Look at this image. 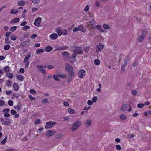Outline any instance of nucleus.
<instances>
[{
    "mask_svg": "<svg viewBox=\"0 0 151 151\" xmlns=\"http://www.w3.org/2000/svg\"><path fill=\"white\" fill-rule=\"evenodd\" d=\"M120 118L123 120H125L126 118V116L125 115L123 114H121L120 116Z\"/></svg>",
    "mask_w": 151,
    "mask_h": 151,
    "instance_id": "09e8293b",
    "label": "nucleus"
},
{
    "mask_svg": "<svg viewBox=\"0 0 151 151\" xmlns=\"http://www.w3.org/2000/svg\"><path fill=\"white\" fill-rule=\"evenodd\" d=\"M56 133V132L52 130H49L47 131L45 134L46 137L52 136L54 135Z\"/></svg>",
    "mask_w": 151,
    "mask_h": 151,
    "instance_id": "6e6552de",
    "label": "nucleus"
},
{
    "mask_svg": "<svg viewBox=\"0 0 151 151\" xmlns=\"http://www.w3.org/2000/svg\"><path fill=\"white\" fill-rule=\"evenodd\" d=\"M56 122L53 121H49L46 122V126H45V128L47 129H48L51 128L53 126L55 125Z\"/></svg>",
    "mask_w": 151,
    "mask_h": 151,
    "instance_id": "39448f33",
    "label": "nucleus"
},
{
    "mask_svg": "<svg viewBox=\"0 0 151 151\" xmlns=\"http://www.w3.org/2000/svg\"><path fill=\"white\" fill-rule=\"evenodd\" d=\"M39 71L42 72V73H44V74H46L47 73L46 71L45 70L43 69H42L39 70Z\"/></svg>",
    "mask_w": 151,
    "mask_h": 151,
    "instance_id": "bf43d9fd",
    "label": "nucleus"
},
{
    "mask_svg": "<svg viewBox=\"0 0 151 151\" xmlns=\"http://www.w3.org/2000/svg\"><path fill=\"white\" fill-rule=\"evenodd\" d=\"M6 94L8 95H9L11 93H12L11 90L7 91L6 90Z\"/></svg>",
    "mask_w": 151,
    "mask_h": 151,
    "instance_id": "69168bd1",
    "label": "nucleus"
},
{
    "mask_svg": "<svg viewBox=\"0 0 151 151\" xmlns=\"http://www.w3.org/2000/svg\"><path fill=\"white\" fill-rule=\"evenodd\" d=\"M94 64L96 65H98L100 64V61L99 59H96L94 61Z\"/></svg>",
    "mask_w": 151,
    "mask_h": 151,
    "instance_id": "4c0bfd02",
    "label": "nucleus"
},
{
    "mask_svg": "<svg viewBox=\"0 0 151 151\" xmlns=\"http://www.w3.org/2000/svg\"><path fill=\"white\" fill-rule=\"evenodd\" d=\"M90 24L89 26H90V27L91 29H95V27L94 26L95 24V20L93 19L89 22Z\"/></svg>",
    "mask_w": 151,
    "mask_h": 151,
    "instance_id": "ddd939ff",
    "label": "nucleus"
},
{
    "mask_svg": "<svg viewBox=\"0 0 151 151\" xmlns=\"http://www.w3.org/2000/svg\"><path fill=\"white\" fill-rule=\"evenodd\" d=\"M104 46L102 44H100L99 45H98L96 48V50L97 52L99 51H101L104 48Z\"/></svg>",
    "mask_w": 151,
    "mask_h": 151,
    "instance_id": "9b49d317",
    "label": "nucleus"
},
{
    "mask_svg": "<svg viewBox=\"0 0 151 151\" xmlns=\"http://www.w3.org/2000/svg\"><path fill=\"white\" fill-rule=\"evenodd\" d=\"M10 48V46L9 45H5L4 47V49L6 50H8Z\"/></svg>",
    "mask_w": 151,
    "mask_h": 151,
    "instance_id": "a19ab883",
    "label": "nucleus"
},
{
    "mask_svg": "<svg viewBox=\"0 0 151 151\" xmlns=\"http://www.w3.org/2000/svg\"><path fill=\"white\" fill-rule=\"evenodd\" d=\"M129 58H127L124 59V63L122 64L121 65V74H122L124 73L125 70V68L127 66L128 63L129 61Z\"/></svg>",
    "mask_w": 151,
    "mask_h": 151,
    "instance_id": "7ed1b4c3",
    "label": "nucleus"
},
{
    "mask_svg": "<svg viewBox=\"0 0 151 151\" xmlns=\"http://www.w3.org/2000/svg\"><path fill=\"white\" fill-rule=\"evenodd\" d=\"M144 104L142 103H139L137 104V107L139 108H141L144 106Z\"/></svg>",
    "mask_w": 151,
    "mask_h": 151,
    "instance_id": "5fc2aeb1",
    "label": "nucleus"
},
{
    "mask_svg": "<svg viewBox=\"0 0 151 151\" xmlns=\"http://www.w3.org/2000/svg\"><path fill=\"white\" fill-rule=\"evenodd\" d=\"M5 151H16V150L14 149H13L11 148L6 149Z\"/></svg>",
    "mask_w": 151,
    "mask_h": 151,
    "instance_id": "774afa93",
    "label": "nucleus"
},
{
    "mask_svg": "<svg viewBox=\"0 0 151 151\" xmlns=\"http://www.w3.org/2000/svg\"><path fill=\"white\" fill-rule=\"evenodd\" d=\"M37 36V35L36 34H33L32 36L30 37V38L32 39H33L35 38Z\"/></svg>",
    "mask_w": 151,
    "mask_h": 151,
    "instance_id": "6e6d98bb",
    "label": "nucleus"
},
{
    "mask_svg": "<svg viewBox=\"0 0 151 151\" xmlns=\"http://www.w3.org/2000/svg\"><path fill=\"white\" fill-rule=\"evenodd\" d=\"M14 10H15V9H12L10 11V13L11 14H16L18 12V10H16V11H14Z\"/></svg>",
    "mask_w": 151,
    "mask_h": 151,
    "instance_id": "37998d69",
    "label": "nucleus"
},
{
    "mask_svg": "<svg viewBox=\"0 0 151 151\" xmlns=\"http://www.w3.org/2000/svg\"><path fill=\"white\" fill-rule=\"evenodd\" d=\"M12 84V81L11 80H9L7 81V86L8 87H9Z\"/></svg>",
    "mask_w": 151,
    "mask_h": 151,
    "instance_id": "79ce46f5",
    "label": "nucleus"
},
{
    "mask_svg": "<svg viewBox=\"0 0 151 151\" xmlns=\"http://www.w3.org/2000/svg\"><path fill=\"white\" fill-rule=\"evenodd\" d=\"M89 48L90 47L89 46H88L87 47H83V49L85 52L87 53L88 52L89 49Z\"/></svg>",
    "mask_w": 151,
    "mask_h": 151,
    "instance_id": "72a5a7b5",
    "label": "nucleus"
},
{
    "mask_svg": "<svg viewBox=\"0 0 151 151\" xmlns=\"http://www.w3.org/2000/svg\"><path fill=\"white\" fill-rule=\"evenodd\" d=\"M65 69L68 73V75L71 76H74L73 69L72 66L68 63L65 64Z\"/></svg>",
    "mask_w": 151,
    "mask_h": 151,
    "instance_id": "f257e3e1",
    "label": "nucleus"
},
{
    "mask_svg": "<svg viewBox=\"0 0 151 151\" xmlns=\"http://www.w3.org/2000/svg\"><path fill=\"white\" fill-rule=\"evenodd\" d=\"M21 107V105L20 104L18 103V104L14 107V108L17 109V110H20Z\"/></svg>",
    "mask_w": 151,
    "mask_h": 151,
    "instance_id": "393cba45",
    "label": "nucleus"
},
{
    "mask_svg": "<svg viewBox=\"0 0 151 151\" xmlns=\"http://www.w3.org/2000/svg\"><path fill=\"white\" fill-rule=\"evenodd\" d=\"M28 97L31 101H33L35 99V98L33 97L31 95H28Z\"/></svg>",
    "mask_w": 151,
    "mask_h": 151,
    "instance_id": "052dcab7",
    "label": "nucleus"
},
{
    "mask_svg": "<svg viewBox=\"0 0 151 151\" xmlns=\"http://www.w3.org/2000/svg\"><path fill=\"white\" fill-rule=\"evenodd\" d=\"M3 70L5 72L7 73L10 71V67L8 66H6L3 68Z\"/></svg>",
    "mask_w": 151,
    "mask_h": 151,
    "instance_id": "a878e982",
    "label": "nucleus"
},
{
    "mask_svg": "<svg viewBox=\"0 0 151 151\" xmlns=\"http://www.w3.org/2000/svg\"><path fill=\"white\" fill-rule=\"evenodd\" d=\"M142 34L138 37V40L139 42H142L144 40L145 37L148 31L145 29L142 30Z\"/></svg>",
    "mask_w": 151,
    "mask_h": 151,
    "instance_id": "f03ea898",
    "label": "nucleus"
},
{
    "mask_svg": "<svg viewBox=\"0 0 151 151\" xmlns=\"http://www.w3.org/2000/svg\"><path fill=\"white\" fill-rule=\"evenodd\" d=\"M16 113L17 112L14 109H12L11 111V113L13 115H15Z\"/></svg>",
    "mask_w": 151,
    "mask_h": 151,
    "instance_id": "13d9d810",
    "label": "nucleus"
},
{
    "mask_svg": "<svg viewBox=\"0 0 151 151\" xmlns=\"http://www.w3.org/2000/svg\"><path fill=\"white\" fill-rule=\"evenodd\" d=\"M78 30H80L83 33L86 32V30L85 29V27L83 25H79L78 27Z\"/></svg>",
    "mask_w": 151,
    "mask_h": 151,
    "instance_id": "2eb2a0df",
    "label": "nucleus"
},
{
    "mask_svg": "<svg viewBox=\"0 0 151 151\" xmlns=\"http://www.w3.org/2000/svg\"><path fill=\"white\" fill-rule=\"evenodd\" d=\"M74 47L75 48H77L74 49L73 50V52L74 53H76V54H83V50L80 49V48H81L80 47Z\"/></svg>",
    "mask_w": 151,
    "mask_h": 151,
    "instance_id": "1a4fd4ad",
    "label": "nucleus"
},
{
    "mask_svg": "<svg viewBox=\"0 0 151 151\" xmlns=\"http://www.w3.org/2000/svg\"><path fill=\"white\" fill-rule=\"evenodd\" d=\"M30 57L31 55L30 54H27L23 60V63L29 62L28 60L30 58Z\"/></svg>",
    "mask_w": 151,
    "mask_h": 151,
    "instance_id": "f3484780",
    "label": "nucleus"
},
{
    "mask_svg": "<svg viewBox=\"0 0 151 151\" xmlns=\"http://www.w3.org/2000/svg\"><path fill=\"white\" fill-rule=\"evenodd\" d=\"M132 93L133 95L135 96L137 94V92L135 90H133L132 91Z\"/></svg>",
    "mask_w": 151,
    "mask_h": 151,
    "instance_id": "338daca9",
    "label": "nucleus"
},
{
    "mask_svg": "<svg viewBox=\"0 0 151 151\" xmlns=\"http://www.w3.org/2000/svg\"><path fill=\"white\" fill-rule=\"evenodd\" d=\"M41 18L40 17L37 18L34 23V25L36 26H39L41 22Z\"/></svg>",
    "mask_w": 151,
    "mask_h": 151,
    "instance_id": "9d476101",
    "label": "nucleus"
},
{
    "mask_svg": "<svg viewBox=\"0 0 151 151\" xmlns=\"http://www.w3.org/2000/svg\"><path fill=\"white\" fill-rule=\"evenodd\" d=\"M58 77L62 78H66L67 77V76L66 74H61L58 73Z\"/></svg>",
    "mask_w": 151,
    "mask_h": 151,
    "instance_id": "cd10ccee",
    "label": "nucleus"
},
{
    "mask_svg": "<svg viewBox=\"0 0 151 151\" xmlns=\"http://www.w3.org/2000/svg\"><path fill=\"white\" fill-rule=\"evenodd\" d=\"M69 53L67 51H64L62 52V55L64 60L66 59L69 55Z\"/></svg>",
    "mask_w": 151,
    "mask_h": 151,
    "instance_id": "4468645a",
    "label": "nucleus"
},
{
    "mask_svg": "<svg viewBox=\"0 0 151 151\" xmlns=\"http://www.w3.org/2000/svg\"><path fill=\"white\" fill-rule=\"evenodd\" d=\"M96 27L98 29H99V31L100 32H104V31L103 30L101 29L102 28V26L101 25L98 24L96 26Z\"/></svg>",
    "mask_w": 151,
    "mask_h": 151,
    "instance_id": "473e14b6",
    "label": "nucleus"
},
{
    "mask_svg": "<svg viewBox=\"0 0 151 151\" xmlns=\"http://www.w3.org/2000/svg\"><path fill=\"white\" fill-rule=\"evenodd\" d=\"M2 124L4 125H9L11 124V122L10 119L8 118H5L4 119L1 118V119Z\"/></svg>",
    "mask_w": 151,
    "mask_h": 151,
    "instance_id": "423d86ee",
    "label": "nucleus"
},
{
    "mask_svg": "<svg viewBox=\"0 0 151 151\" xmlns=\"http://www.w3.org/2000/svg\"><path fill=\"white\" fill-rule=\"evenodd\" d=\"M19 21V19L18 18H15L11 20L10 21L11 23H14L18 22Z\"/></svg>",
    "mask_w": 151,
    "mask_h": 151,
    "instance_id": "a211bd4d",
    "label": "nucleus"
},
{
    "mask_svg": "<svg viewBox=\"0 0 151 151\" xmlns=\"http://www.w3.org/2000/svg\"><path fill=\"white\" fill-rule=\"evenodd\" d=\"M18 80L22 81L24 80V77L22 75H18L16 76Z\"/></svg>",
    "mask_w": 151,
    "mask_h": 151,
    "instance_id": "aec40b11",
    "label": "nucleus"
},
{
    "mask_svg": "<svg viewBox=\"0 0 151 151\" xmlns=\"http://www.w3.org/2000/svg\"><path fill=\"white\" fill-rule=\"evenodd\" d=\"M103 27L105 29H109L110 27V26L106 24H104L103 26Z\"/></svg>",
    "mask_w": 151,
    "mask_h": 151,
    "instance_id": "c03bdc74",
    "label": "nucleus"
},
{
    "mask_svg": "<svg viewBox=\"0 0 151 151\" xmlns=\"http://www.w3.org/2000/svg\"><path fill=\"white\" fill-rule=\"evenodd\" d=\"M10 110L8 108L5 109L3 110L2 112L4 113H6V112L8 113L9 112Z\"/></svg>",
    "mask_w": 151,
    "mask_h": 151,
    "instance_id": "8fccbe9b",
    "label": "nucleus"
},
{
    "mask_svg": "<svg viewBox=\"0 0 151 151\" xmlns=\"http://www.w3.org/2000/svg\"><path fill=\"white\" fill-rule=\"evenodd\" d=\"M9 38L6 37L5 39V43L7 44H10L11 42L10 41H9Z\"/></svg>",
    "mask_w": 151,
    "mask_h": 151,
    "instance_id": "49530a36",
    "label": "nucleus"
},
{
    "mask_svg": "<svg viewBox=\"0 0 151 151\" xmlns=\"http://www.w3.org/2000/svg\"><path fill=\"white\" fill-rule=\"evenodd\" d=\"M30 42V40L29 41L26 40L25 41L22 42L20 45L22 47L27 46L29 45Z\"/></svg>",
    "mask_w": 151,
    "mask_h": 151,
    "instance_id": "f8f14e48",
    "label": "nucleus"
},
{
    "mask_svg": "<svg viewBox=\"0 0 151 151\" xmlns=\"http://www.w3.org/2000/svg\"><path fill=\"white\" fill-rule=\"evenodd\" d=\"M56 32L59 36L62 35V30L60 27H59L57 28L56 29Z\"/></svg>",
    "mask_w": 151,
    "mask_h": 151,
    "instance_id": "dca6fc26",
    "label": "nucleus"
},
{
    "mask_svg": "<svg viewBox=\"0 0 151 151\" xmlns=\"http://www.w3.org/2000/svg\"><path fill=\"white\" fill-rule=\"evenodd\" d=\"M69 76L67 78V82L68 83L70 82L72 80V77L74 76H71L69 75H68Z\"/></svg>",
    "mask_w": 151,
    "mask_h": 151,
    "instance_id": "e433bc0d",
    "label": "nucleus"
},
{
    "mask_svg": "<svg viewBox=\"0 0 151 151\" xmlns=\"http://www.w3.org/2000/svg\"><path fill=\"white\" fill-rule=\"evenodd\" d=\"M30 91L31 93L34 95H35L37 93L36 91L34 89H32L30 90Z\"/></svg>",
    "mask_w": 151,
    "mask_h": 151,
    "instance_id": "3c124183",
    "label": "nucleus"
},
{
    "mask_svg": "<svg viewBox=\"0 0 151 151\" xmlns=\"http://www.w3.org/2000/svg\"><path fill=\"white\" fill-rule=\"evenodd\" d=\"M31 1L34 4H38L40 1L39 0H31Z\"/></svg>",
    "mask_w": 151,
    "mask_h": 151,
    "instance_id": "864d4df0",
    "label": "nucleus"
},
{
    "mask_svg": "<svg viewBox=\"0 0 151 151\" xmlns=\"http://www.w3.org/2000/svg\"><path fill=\"white\" fill-rule=\"evenodd\" d=\"M12 40H15L17 39L16 36L14 35H12L10 37Z\"/></svg>",
    "mask_w": 151,
    "mask_h": 151,
    "instance_id": "c9c22d12",
    "label": "nucleus"
},
{
    "mask_svg": "<svg viewBox=\"0 0 151 151\" xmlns=\"http://www.w3.org/2000/svg\"><path fill=\"white\" fill-rule=\"evenodd\" d=\"M13 101L12 100H9L8 101V104L10 106H12L13 105Z\"/></svg>",
    "mask_w": 151,
    "mask_h": 151,
    "instance_id": "603ef678",
    "label": "nucleus"
},
{
    "mask_svg": "<svg viewBox=\"0 0 151 151\" xmlns=\"http://www.w3.org/2000/svg\"><path fill=\"white\" fill-rule=\"evenodd\" d=\"M18 6H22L24 5L25 4V2L24 1H19L18 3Z\"/></svg>",
    "mask_w": 151,
    "mask_h": 151,
    "instance_id": "c85d7f7f",
    "label": "nucleus"
},
{
    "mask_svg": "<svg viewBox=\"0 0 151 151\" xmlns=\"http://www.w3.org/2000/svg\"><path fill=\"white\" fill-rule=\"evenodd\" d=\"M6 76L10 79L12 78L13 77V74L12 73H7L6 75Z\"/></svg>",
    "mask_w": 151,
    "mask_h": 151,
    "instance_id": "c756f323",
    "label": "nucleus"
},
{
    "mask_svg": "<svg viewBox=\"0 0 151 151\" xmlns=\"http://www.w3.org/2000/svg\"><path fill=\"white\" fill-rule=\"evenodd\" d=\"M81 122L79 120H78L75 122L73 124L71 128V130L72 131L76 130L80 126Z\"/></svg>",
    "mask_w": 151,
    "mask_h": 151,
    "instance_id": "20e7f679",
    "label": "nucleus"
},
{
    "mask_svg": "<svg viewBox=\"0 0 151 151\" xmlns=\"http://www.w3.org/2000/svg\"><path fill=\"white\" fill-rule=\"evenodd\" d=\"M7 138V137L6 136L5 138L2 140L1 143L2 145H4L6 141V139Z\"/></svg>",
    "mask_w": 151,
    "mask_h": 151,
    "instance_id": "de8ad7c7",
    "label": "nucleus"
},
{
    "mask_svg": "<svg viewBox=\"0 0 151 151\" xmlns=\"http://www.w3.org/2000/svg\"><path fill=\"white\" fill-rule=\"evenodd\" d=\"M58 74H54L53 76V78L54 80L56 81H60V80L58 78Z\"/></svg>",
    "mask_w": 151,
    "mask_h": 151,
    "instance_id": "bb28decb",
    "label": "nucleus"
},
{
    "mask_svg": "<svg viewBox=\"0 0 151 151\" xmlns=\"http://www.w3.org/2000/svg\"><path fill=\"white\" fill-rule=\"evenodd\" d=\"M68 111L69 113L71 114H73L74 113V110L71 108H68Z\"/></svg>",
    "mask_w": 151,
    "mask_h": 151,
    "instance_id": "a18cd8bd",
    "label": "nucleus"
},
{
    "mask_svg": "<svg viewBox=\"0 0 151 151\" xmlns=\"http://www.w3.org/2000/svg\"><path fill=\"white\" fill-rule=\"evenodd\" d=\"M97 99V98L96 96H94L93 97L92 99L94 103L96 102V101Z\"/></svg>",
    "mask_w": 151,
    "mask_h": 151,
    "instance_id": "4d7b16f0",
    "label": "nucleus"
},
{
    "mask_svg": "<svg viewBox=\"0 0 151 151\" xmlns=\"http://www.w3.org/2000/svg\"><path fill=\"white\" fill-rule=\"evenodd\" d=\"M13 87L14 88V90L15 91H17L19 88L18 85L17 83H15L13 84Z\"/></svg>",
    "mask_w": 151,
    "mask_h": 151,
    "instance_id": "6ab92c4d",
    "label": "nucleus"
},
{
    "mask_svg": "<svg viewBox=\"0 0 151 151\" xmlns=\"http://www.w3.org/2000/svg\"><path fill=\"white\" fill-rule=\"evenodd\" d=\"M85 70L83 69H80L78 73V77L81 78H83L85 77V74L84 73H85Z\"/></svg>",
    "mask_w": 151,
    "mask_h": 151,
    "instance_id": "0eeeda50",
    "label": "nucleus"
},
{
    "mask_svg": "<svg viewBox=\"0 0 151 151\" xmlns=\"http://www.w3.org/2000/svg\"><path fill=\"white\" fill-rule=\"evenodd\" d=\"M68 35L67 30L66 29H64L62 31V35Z\"/></svg>",
    "mask_w": 151,
    "mask_h": 151,
    "instance_id": "2f4dec72",
    "label": "nucleus"
},
{
    "mask_svg": "<svg viewBox=\"0 0 151 151\" xmlns=\"http://www.w3.org/2000/svg\"><path fill=\"white\" fill-rule=\"evenodd\" d=\"M58 35L56 33H52L50 35V37L53 39H56L58 37Z\"/></svg>",
    "mask_w": 151,
    "mask_h": 151,
    "instance_id": "412c9836",
    "label": "nucleus"
},
{
    "mask_svg": "<svg viewBox=\"0 0 151 151\" xmlns=\"http://www.w3.org/2000/svg\"><path fill=\"white\" fill-rule=\"evenodd\" d=\"M17 28L16 26H13L10 28V30L11 32H13Z\"/></svg>",
    "mask_w": 151,
    "mask_h": 151,
    "instance_id": "f704fd0d",
    "label": "nucleus"
},
{
    "mask_svg": "<svg viewBox=\"0 0 151 151\" xmlns=\"http://www.w3.org/2000/svg\"><path fill=\"white\" fill-rule=\"evenodd\" d=\"M41 123L40 120L38 119H37L35 120V121L34 122V124L35 125L38 124L39 123Z\"/></svg>",
    "mask_w": 151,
    "mask_h": 151,
    "instance_id": "ea45409f",
    "label": "nucleus"
},
{
    "mask_svg": "<svg viewBox=\"0 0 151 151\" xmlns=\"http://www.w3.org/2000/svg\"><path fill=\"white\" fill-rule=\"evenodd\" d=\"M91 121L90 120H87L85 123V124L87 127H89L91 125Z\"/></svg>",
    "mask_w": 151,
    "mask_h": 151,
    "instance_id": "4be33fe9",
    "label": "nucleus"
},
{
    "mask_svg": "<svg viewBox=\"0 0 151 151\" xmlns=\"http://www.w3.org/2000/svg\"><path fill=\"white\" fill-rule=\"evenodd\" d=\"M131 83L129 82V83L127 84V89H129L131 86Z\"/></svg>",
    "mask_w": 151,
    "mask_h": 151,
    "instance_id": "680f3d73",
    "label": "nucleus"
},
{
    "mask_svg": "<svg viewBox=\"0 0 151 151\" xmlns=\"http://www.w3.org/2000/svg\"><path fill=\"white\" fill-rule=\"evenodd\" d=\"M127 104H124L123 105L122 107L121 108V110L122 111H124L127 109Z\"/></svg>",
    "mask_w": 151,
    "mask_h": 151,
    "instance_id": "b1692460",
    "label": "nucleus"
},
{
    "mask_svg": "<svg viewBox=\"0 0 151 151\" xmlns=\"http://www.w3.org/2000/svg\"><path fill=\"white\" fill-rule=\"evenodd\" d=\"M44 51V50L43 49H40L36 51V53L38 54H40L41 53H42Z\"/></svg>",
    "mask_w": 151,
    "mask_h": 151,
    "instance_id": "7c9ffc66",
    "label": "nucleus"
},
{
    "mask_svg": "<svg viewBox=\"0 0 151 151\" xmlns=\"http://www.w3.org/2000/svg\"><path fill=\"white\" fill-rule=\"evenodd\" d=\"M53 48L50 46H48L46 47L45 50L47 52H49L52 50Z\"/></svg>",
    "mask_w": 151,
    "mask_h": 151,
    "instance_id": "5701e85b",
    "label": "nucleus"
},
{
    "mask_svg": "<svg viewBox=\"0 0 151 151\" xmlns=\"http://www.w3.org/2000/svg\"><path fill=\"white\" fill-rule=\"evenodd\" d=\"M30 28V27L28 25H26L23 27L22 29L24 31H26Z\"/></svg>",
    "mask_w": 151,
    "mask_h": 151,
    "instance_id": "58836bf2",
    "label": "nucleus"
},
{
    "mask_svg": "<svg viewBox=\"0 0 151 151\" xmlns=\"http://www.w3.org/2000/svg\"><path fill=\"white\" fill-rule=\"evenodd\" d=\"M87 104L89 105H91L93 104V103L91 100H89L88 101Z\"/></svg>",
    "mask_w": 151,
    "mask_h": 151,
    "instance_id": "e2e57ef3",
    "label": "nucleus"
},
{
    "mask_svg": "<svg viewBox=\"0 0 151 151\" xmlns=\"http://www.w3.org/2000/svg\"><path fill=\"white\" fill-rule=\"evenodd\" d=\"M89 6L88 5H87L85 6V7L84 9V10L86 12H87L89 10Z\"/></svg>",
    "mask_w": 151,
    "mask_h": 151,
    "instance_id": "0e129e2a",
    "label": "nucleus"
}]
</instances>
